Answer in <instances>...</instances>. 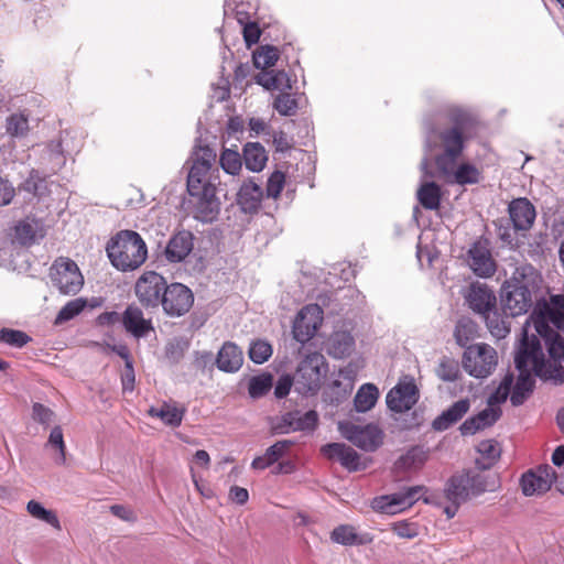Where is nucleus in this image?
Returning a JSON list of instances; mask_svg holds the SVG:
<instances>
[{
  "label": "nucleus",
  "mask_w": 564,
  "mask_h": 564,
  "mask_svg": "<svg viewBox=\"0 0 564 564\" xmlns=\"http://www.w3.org/2000/svg\"><path fill=\"white\" fill-rule=\"evenodd\" d=\"M216 158L217 154L210 147L197 145L187 174V206L194 218L203 223H212L220 210L216 192L221 182Z\"/></svg>",
  "instance_id": "1"
},
{
  "label": "nucleus",
  "mask_w": 564,
  "mask_h": 564,
  "mask_svg": "<svg viewBox=\"0 0 564 564\" xmlns=\"http://www.w3.org/2000/svg\"><path fill=\"white\" fill-rule=\"evenodd\" d=\"M446 116L452 126L440 131L430 129L426 132L425 139L427 148L435 147L441 150L435 156V164L438 172L444 176L449 175L454 171L465 149L468 132L475 123L473 115L457 106L448 107Z\"/></svg>",
  "instance_id": "2"
},
{
  "label": "nucleus",
  "mask_w": 564,
  "mask_h": 564,
  "mask_svg": "<svg viewBox=\"0 0 564 564\" xmlns=\"http://www.w3.org/2000/svg\"><path fill=\"white\" fill-rule=\"evenodd\" d=\"M524 335V340L520 343L514 357L516 368L519 371L518 380L510 395V401L514 406L523 404L529 397L534 386L533 376L543 377L546 375L541 344L535 338L529 343L527 333Z\"/></svg>",
  "instance_id": "3"
},
{
  "label": "nucleus",
  "mask_w": 564,
  "mask_h": 564,
  "mask_svg": "<svg viewBox=\"0 0 564 564\" xmlns=\"http://www.w3.org/2000/svg\"><path fill=\"white\" fill-rule=\"evenodd\" d=\"M531 327L544 339L549 355L554 361L564 358V339L553 328L564 330V308L556 305L550 307L547 304H544L539 311L534 310L523 326L521 343L524 340L525 332L529 343L533 338L540 343L535 335H532L531 338L529 337V329Z\"/></svg>",
  "instance_id": "4"
},
{
  "label": "nucleus",
  "mask_w": 564,
  "mask_h": 564,
  "mask_svg": "<svg viewBox=\"0 0 564 564\" xmlns=\"http://www.w3.org/2000/svg\"><path fill=\"white\" fill-rule=\"evenodd\" d=\"M111 264L122 272L140 268L148 258L143 238L133 230H121L113 236L106 248Z\"/></svg>",
  "instance_id": "5"
},
{
  "label": "nucleus",
  "mask_w": 564,
  "mask_h": 564,
  "mask_svg": "<svg viewBox=\"0 0 564 564\" xmlns=\"http://www.w3.org/2000/svg\"><path fill=\"white\" fill-rule=\"evenodd\" d=\"M484 470L476 466L475 469L452 476L445 488L446 498L451 502L463 503L471 497L494 491L497 488V477Z\"/></svg>",
  "instance_id": "6"
},
{
  "label": "nucleus",
  "mask_w": 564,
  "mask_h": 564,
  "mask_svg": "<svg viewBox=\"0 0 564 564\" xmlns=\"http://www.w3.org/2000/svg\"><path fill=\"white\" fill-rule=\"evenodd\" d=\"M326 372L325 357L319 352L308 354L297 366L294 376L295 390L304 395L317 393Z\"/></svg>",
  "instance_id": "7"
},
{
  "label": "nucleus",
  "mask_w": 564,
  "mask_h": 564,
  "mask_svg": "<svg viewBox=\"0 0 564 564\" xmlns=\"http://www.w3.org/2000/svg\"><path fill=\"white\" fill-rule=\"evenodd\" d=\"M462 364L469 376L478 379L487 378L497 367V351L485 343L469 345L464 351Z\"/></svg>",
  "instance_id": "8"
},
{
  "label": "nucleus",
  "mask_w": 564,
  "mask_h": 564,
  "mask_svg": "<svg viewBox=\"0 0 564 564\" xmlns=\"http://www.w3.org/2000/svg\"><path fill=\"white\" fill-rule=\"evenodd\" d=\"M52 284L65 295L78 293L84 284V278L75 261L69 258H57L50 268Z\"/></svg>",
  "instance_id": "9"
},
{
  "label": "nucleus",
  "mask_w": 564,
  "mask_h": 564,
  "mask_svg": "<svg viewBox=\"0 0 564 564\" xmlns=\"http://www.w3.org/2000/svg\"><path fill=\"white\" fill-rule=\"evenodd\" d=\"M338 431L347 441L366 452L376 451L383 441V433L376 424L361 426L343 421L338 423Z\"/></svg>",
  "instance_id": "10"
},
{
  "label": "nucleus",
  "mask_w": 564,
  "mask_h": 564,
  "mask_svg": "<svg viewBox=\"0 0 564 564\" xmlns=\"http://www.w3.org/2000/svg\"><path fill=\"white\" fill-rule=\"evenodd\" d=\"M166 284L165 279L161 274L154 271H147L135 282V295L143 306L158 307L162 303Z\"/></svg>",
  "instance_id": "11"
},
{
  "label": "nucleus",
  "mask_w": 564,
  "mask_h": 564,
  "mask_svg": "<svg viewBox=\"0 0 564 564\" xmlns=\"http://www.w3.org/2000/svg\"><path fill=\"white\" fill-rule=\"evenodd\" d=\"M194 303V295L189 288L182 283L166 284L163 292L162 308L171 317L186 314Z\"/></svg>",
  "instance_id": "12"
},
{
  "label": "nucleus",
  "mask_w": 564,
  "mask_h": 564,
  "mask_svg": "<svg viewBox=\"0 0 564 564\" xmlns=\"http://www.w3.org/2000/svg\"><path fill=\"white\" fill-rule=\"evenodd\" d=\"M419 400V390L414 379L405 376L400 379L386 397L388 408L395 413H403L414 406Z\"/></svg>",
  "instance_id": "13"
},
{
  "label": "nucleus",
  "mask_w": 564,
  "mask_h": 564,
  "mask_svg": "<svg viewBox=\"0 0 564 564\" xmlns=\"http://www.w3.org/2000/svg\"><path fill=\"white\" fill-rule=\"evenodd\" d=\"M323 321V310L317 304L304 306L296 315L292 333L295 340L305 344L316 333Z\"/></svg>",
  "instance_id": "14"
},
{
  "label": "nucleus",
  "mask_w": 564,
  "mask_h": 564,
  "mask_svg": "<svg viewBox=\"0 0 564 564\" xmlns=\"http://www.w3.org/2000/svg\"><path fill=\"white\" fill-rule=\"evenodd\" d=\"M424 492L423 486L406 487L389 496L376 498L373 508L383 513L394 514L411 507Z\"/></svg>",
  "instance_id": "15"
},
{
  "label": "nucleus",
  "mask_w": 564,
  "mask_h": 564,
  "mask_svg": "<svg viewBox=\"0 0 564 564\" xmlns=\"http://www.w3.org/2000/svg\"><path fill=\"white\" fill-rule=\"evenodd\" d=\"M556 485V471L550 465H542L535 470H529L521 477V488L524 496L543 495Z\"/></svg>",
  "instance_id": "16"
},
{
  "label": "nucleus",
  "mask_w": 564,
  "mask_h": 564,
  "mask_svg": "<svg viewBox=\"0 0 564 564\" xmlns=\"http://www.w3.org/2000/svg\"><path fill=\"white\" fill-rule=\"evenodd\" d=\"M46 235L45 225L35 217H25L13 227L12 241L22 247L39 243Z\"/></svg>",
  "instance_id": "17"
},
{
  "label": "nucleus",
  "mask_w": 564,
  "mask_h": 564,
  "mask_svg": "<svg viewBox=\"0 0 564 564\" xmlns=\"http://www.w3.org/2000/svg\"><path fill=\"white\" fill-rule=\"evenodd\" d=\"M503 282L501 299L505 310L512 316L527 313L532 306L533 291L520 290Z\"/></svg>",
  "instance_id": "18"
},
{
  "label": "nucleus",
  "mask_w": 564,
  "mask_h": 564,
  "mask_svg": "<svg viewBox=\"0 0 564 564\" xmlns=\"http://www.w3.org/2000/svg\"><path fill=\"white\" fill-rule=\"evenodd\" d=\"M468 265L480 278H490L496 272V262L488 247L481 242H475L468 250Z\"/></svg>",
  "instance_id": "19"
},
{
  "label": "nucleus",
  "mask_w": 564,
  "mask_h": 564,
  "mask_svg": "<svg viewBox=\"0 0 564 564\" xmlns=\"http://www.w3.org/2000/svg\"><path fill=\"white\" fill-rule=\"evenodd\" d=\"M466 301L469 307L482 317L491 315L496 310V295L486 284L473 283L466 295Z\"/></svg>",
  "instance_id": "20"
},
{
  "label": "nucleus",
  "mask_w": 564,
  "mask_h": 564,
  "mask_svg": "<svg viewBox=\"0 0 564 564\" xmlns=\"http://www.w3.org/2000/svg\"><path fill=\"white\" fill-rule=\"evenodd\" d=\"M509 217L516 230H528L532 227L536 213L528 198L520 197L510 202Z\"/></svg>",
  "instance_id": "21"
},
{
  "label": "nucleus",
  "mask_w": 564,
  "mask_h": 564,
  "mask_svg": "<svg viewBox=\"0 0 564 564\" xmlns=\"http://www.w3.org/2000/svg\"><path fill=\"white\" fill-rule=\"evenodd\" d=\"M322 452L329 459H337L349 471H357L364 468L359 454L344 443L326 444L322 447Z\"/></svg>",
  "instance_id": "22"
},
{
  "label": "nucleus",
  "mask_w": 564,
  "mask_h": 564,
  "mask_svg": "<svg viewBox=\"0 0 564 564\" xmlns=\"http://www.w3.org/2000/svg\"><path fill=\"white\" fill-rule=\"evenodd\" d=\"M194 248V236L191 231L181 230L173 235L164 250L167 261L176 263L183 261Z\"/></svg>",
  "instance_id": "23"
},
{
  "label": "nucleus",
  "mask_w": 564,
  "mask_h": 564,
  "mask_svg": "<svg viewBox=\"0 0 564 564\" xmlns=\"http://www.w3.org/2000/svg\"><path fill=\"white\" fill-rule=\"evenodd\" d=\"M124 329L135 338L148 336L153 330L152 321L143 316V312L134 305H129L121 316Z\"/></svg>",
  "instance_id": "24"
},
{
  "label": "nucleus",
  "mask_w": 564,
  "mask_h": 564,
  "mask_svg": "<svg viewBox=\"0 0 564 564\" xmlns=\"http://www.w3.org/2000/svg\"><path fill=\"white\" fill-rule=\"evenodd\" d=\"M542 278L540 273L529 263H521L514 267L511 276L505 281V283L511 286L533 292L539 290Z\"/></svg>",
  "instance_id": "25"
},
{
  "label": "nucleus",
  "mask_w": 564,
  "mask_h": 564,
  "mask_svg": "<svg viewBox=\"0 0 564 564\" xmlns=\"http://www.w3.org/2000/svg\"><path fill=\"white\" fill-rule=\"evenodd\" d=\"M501 416L500 408L488 405L477 415L467 419L459 427L462 435H474L480 430L491 426Z\"/></svg>",
  "instance_id": "26"
},
{
  "label": "nucleus",
  "mask_w": 564,
  "mask_h": 564,
  "mask_svg": "<svg viewBox=\"0 0 564 564\" xmlns=\"http://www.w3.org/2000/svg\"><path fill=\"white\" fill-rule=\"evenodd\" d=\"M186 413V408L178 405L176 402H163L158 406H151L148 414L152 417L160 419L163 424L177 427L182 424L183 417Z\"/></svg>",
  "instance_id": "27"
},
{
  "label": "nucleus",
  "mask_w": 564,
  "mask_h": 564,
  "mask_svg": "<svg viewBox=\"0 0 564 564\" xmlns=\"http://www.w3.org/2000/svg\"><path fill=\"white\" fill-rule=\"evenodd\" d=\"M242 362V350L231 341L225 343L216 357V365L224 372H237Z\"/></svg>",
  "instance_id": "28"
},
{
  "label": "nucleus",
  "mask_w": 564,
  "mask_h": 564,
  "mask_svg": "<svg viewBox=\"0 0 564 564\" xmlns=\"http://www.w3.org/2000/svg\"><path fill=\"white\" fill-rule=\"evenodd\" d=\"M470 403L468 399H460L453 403L441 415L434 419L432 427L435 431L442 432L458 422L469 410Z\"/></svg>",
  "instance_id": "29"
},
{
  "label": "nucleus",
  "mask_w": 564,
  "mask_h": 564,
  "mask_svg": "<svg viewBox=\"0 0 564 564\" xmlns=\"http://www.w3.org/2000/svg\"><path fill=\"white\" fill-rule=\"evenodd\" d=\"M263 197L262 188L253 181L245 182L238 194L237 202L245 213H256Z\"/></svg>",
  "instance_id": "30"
},
{
  "label": "nucleus",
  "mask_w": 564,
  "mask_h": 564,
  "mask_svg": "<svg viewBox=\"0 0 564 564\" xmlns=\"http://www.w3.org/2000/svg\"><path fill=\"white\" fill-rule=\"evenodd\" d=\"M330 540L337 544L352 546L369 544L373 539L368 533H357L356 528L350 524H340L330 532Z\"/></svg>",
  "instance_id": "31"
},
{
  "label": "nucleus",
  "mask_w": 564,
  "mask_h": 564,
  "mask_svg": "<svg viewBox=\"0 0 564 564\" xmlns=\"http://www.w3.org/2000/svg\"><path fill=\"white\" fill-rule=\"evenodd\" d=\"M355 348V339L348 332H335L328 340V354L341 359L349 356Z\"/></svg>",
  "instance_id": "32"
},
{
  "label": "nucleus",
  "mask_w": 564,
  "mask_h": 564,
  "mask_svg": "<svg viewBox=\"0 0 564 564\" xmlns=\"http://www.w3.org/2000/svg\"><path fill=\"white\" fill-rule=\"evenodd\" d=\"M291 445L292 442L288 440L274 443L267 448L262 456H258L252 460L251 467L259 470L265 469L282 458Z\"/></svg>",
  "instance_id": "33"
},
{
  "label": "nucleus",
  "mask_w": 564,
  "mask_h": 564,
  "mask_svg": "<svg viewBox=\"0 0 564 564\" xmlns=\"http://www.w3.org/2000/svg\"><path fill=\"white\" fill-rule=\"evenodd\" d=\"M246 167L252 172H260L268 161L264 148L258 142H249L243 148Z\"/></svg>",
  "instance_id": "34"
},
{
  "label": "nucleus",
  "mask_w": 564,
  "mask_h": 564,
  "mask_svg": "<svg viewBox=\"0 0 564 564\" xmlns=\"http://www.w3.org/2000/svg\"><path fill=\"white\" fill-rule=\"evenodd\" d=\"M6 133L12 139H23L29 134V116L23 112H14L6 119Z\"/></svg>",
  "instance_id": "35"
},
{
  "label": "nucleus",
  "mask_w": 564,
  "mask_h": 564,
  "mask_svg": "<svg viewBox=\"0 0 564 564\" xmlns=\"http://www.w3.org/2000/svg\"><path fill=\"white\" fill-rule=\"evenodd\" d=\"M420 204L429 210H434L441 204V188L434 182H426L421 185L416 193Z\"/></svg>",
  "instance_id": "36"
},
{
  "label": "nucleus",
  "mask_w": 564,
  "mask_h": 564,
  "mask_svg": "<svg viewBox=\"0 0 564 564\" xmlns=\"http://www.w3.org/2000/svg\"><path fill=\"white\" fill-rule=\"evenodd\" d=\"M379 397L378 388L372 383L362 384L357 391L354 403L358 412H367L371 410Z\"/></svg>",
  "instance_id": "37"
},
{
  "label": "nucleus",
  "mask_w": 564,
  "mask_h": 564,
  "mask_svg": "<svg viewBox=\"0 0 564 564\" xmlns=\"http://www.w3.org/2000/svg\"><path fill=\"white\" fill-rule=\"evenodd\" d=\"M477 451L481 455V459L476 460V466L480 469L490 468L500 455L498 443L491 440L480 442Z\"/></svg>",
  "instance_id": "38"
},
{
  "label": "nucleus",
  "mask_w": 564,
  "mask_h": 564,
  "mask_svg": "<svg viewBox=\"0 0 564 564\" xmlns=\"http://www.w3.org/2000/svg\"><path fill=\"white\" fill-rule=\"evenodd\" d=\"M273 386V376L269 372H262L253 376L248 382V393L251 399L264 397Z\"/></svg>",
  "instance_id": "39"
},
{
  "label": "nucleus",
  "mask_w": 564,
  "mask_h": 564,
  "mask_svg": "<svg viewBox=\"0 0 564 564\" xmlns=\"http://www.w3.org/2000/svg\"><path fill=\"white\" fill-rule=\"evenodd\" d=\"M26 510L33 518L61 530V523L56 513L52 510L45 509L39 501L30 500L26 505Z\"/></svg>",
  "instance_id": "40"
},
{
  "label": "nucleus",
  "mask_w": 564,
  "mask_h": 564,
  "mask_svg": "<svg viewBox=\"0 0 564 564\" xmlns=\"http://www.w3.org/2000/svg\"><path fill=\"white\" fill-rule=\"evenodd\" d=\"M454 176V180L457 184H476L479 182L480 172L479 170L469 163H463L457 169L454 167V171L448 175Z\"/></svg>",
  "instance_id": "41"
},
{
  "label": "nucleus",
  "mask_w": 564,
  "mask_h": 564,
  "mask_svg": "<svg viewBox=\"0 0 564 564\" xmlns=\"http://www.w3.org/2000/svg\"><path fill=\"white\" fill-rule=\"evenodd\" d=\"M279 58V51L271 45H264L253 53V64L257 68L267 69L273 66Z\"/></svg>",
  "instance_id": "42"
},
{
  "label": "nucleus",
  "mask_w": 564,
  "mask_h": 564,
  "mask_svg": "<svg viewBox=\"0 0 564 564\" xmlns=\"http://www.w3.org/2000/svg\"><path fill=\"white\" fill-rule=\"evenodd\" d=\"M476 335L477 326L470 319H460L456 324L454 336L459 346L467 348Z\"/></svg>",
  "instance_id": "43"
},
{
  "label": "nucleus",
  "mask_w": 564,
  "mask_h": 564,
  "mask_svg": "<svg viewBox=\"0 0 564 564\" xmlns=\"http://www.w3.org/2000/svg\"><path fill=\"white\" fill-rule=\"evenodd\" d=\"M87 305V301L83 297H77L68 301L58 312L55 324L61 325L67 321H70L78 314H80Z\"/></svg>",
  "instance_id": "44"
},
{
  "label": "nucleus",
  "mask_w": 564,
  "mask_h": 564,
  "mask_svg": "<svg viewBox=\"0 0 564 564\" xmlns=\"http://www.w3.org/2000/svg\"><path fill=\"white\" fill-rule=\"evenodd\" d=\"M436 375L443 381H456L459 375V365L455 359L444 357L438 364Z\"/></svg>",
  "instance_id": "45"
},
{
  "label": "nucleus",
  "mask_w": 564,
  "mask_h": 564,
  "mask_svg": "<svg viewBox=\"0 0 564 564\" xmlns=\"http://www.w3.org/2000/svg\"><path fill=\"white\" fill-rule=\"evenodd\" d=\"M219 163L221 169L230 175H237L241 171V159L237 151L226 149L223 151Z\"/></svg>",
  "instance_id": "46"
},
{
  "label": "nucleus",
  "mask_w": 564,
  "mask_h": 564,
  "mask_svg": "<svg viewBox=\"0 0 564 564\" xmlns=\"http://www.w3.org/2000/svg\"><path fill=\"white\" fill-rule=\"evenodd\" d=\"M513 384V375L507 373L496 391L488 398V405L499 408L498 405L507 400Z\"/></svg>",
  "instance_id": "47"
},
{
  "label": "nucleus",
  "mask_w": 564,
  "mask_h": 564,
  "mask_svg": "<svg viewBox=\"0 0 564 564\" xmlns=\"http://www.w3.org/2000/svg\"><path fill=\"white\" fill-rule=\"evenodd\" d=\"M0 341L15 348H21L31 341V337L26 333L19 329L1 328Z\"/></svg>",
  "instance_id": "48"
},
{
  "label": "nucleus",
  "mask_w": 564,
  "mask_h": 564,
  "mask_svg": "<svg viewBox=\"0 0 564 564\" xmlns=\"http://www.w3.org/2000/svg\"><path fill=\"white\" fill-rule=\"evenodd\" d=\"M273 108L281 116H293L296 113L299 105L297 100L288 93L279 94L273 102Z\"/></svg>",
  "instance_id": "49"
},
{
  "label": "nucleus",
  "mask_w": 564,
  "mask_h": 564,
  "mask_svg": "<svg viewBox=\"0 0 564 564\" xmlns=\"http://www.w3.org/2000/svg\"><path fill=\"white\" fill-rule=\"evenodd\" d=\"M272 346L265 340H256L250 345L249 357L258 365L265 362L272 356Z\"/></svg>",
  "instance_id": "50"
},
{
  "label": "nucleus",
  "mask_w": 564,
  "mask_h": 564,
  "mask_svg": "<svg viewBox=\"0 0 564 564\" xmlns=\"http://www.w3.org/2000/svg\"><path fill=\"white\" fill-rule=\"evenodd\" d=\"M45 188V180L42 178L35 170H32L29 176L20 185L21 191L28 192L34 196H41Z\"/></svg>",
  "instance_id": "51"
},
{
  "label": "nucleus",
  "mask_w": 564,
  "mask_h": 564,
  "mask_svg": "<svg viewBox=\"0 0 564 564\" xmlns=\"http://www.w3.org/2000/svg\"><path fill=\"white\" fill-rule=\"evenodd\" d=\"M47 445L55 447L58 451V456L56 457L55 460L57 464L63 465L65 463L66 457L65 443L61 426H55L52 429L47 441Z\"/></svg>",
  "instance_id": "52"
},
{
  "label": "nucleus",
  "mask_w": 564,
  "mask_h": 564,
  "mask_svg": "<svg viewBox=\"0 0 564 564\" xmlns=\"http://www.w3.org/2000/svg\"><path fill=\"white\" fill-rule=\"evenodd\" d=\"M295 431H311L316 427L318 422V414L316 411L310 410L304 414H301L299 411H295Z\"/></svg>",
  "instance_id": "53"
},
{
  "label": "nucleus",
  "mask_w": 564,
  "mask_h": 564,
  "mask_svg": "<svg viewBox=\"0 0 564 564\" xmlns=\"http://www.w3.org/2000/svg\"><path fill=\"white\" fill-rule=\"evenodd\" d=\"M285 175L280 172H273L267 183V196L278 198L284 187Z\"/></svg>",
  "instance_id": "54"
},
{
  "label": "nucleus",
  "mask_w": 564,
  "mask_h": 564,
  "mask_svg": "<svg viewBox=\"0 0 564 564\" xmlns=\"http://www.w3.org/2000/svg\"><path fill=\"white\" fill-rule=\"evenodd\" d=\"M54 412L42 403H34L32 406V419L44 425L48 426L54 420Z\"/></svg>",
  "instance_id": "55"
},
{
  "label": "nucleus",
  "mask_w": 564,
  "mask_h": 564,
  "mask_svg": "<svg viewBox=\"0 0 564 564\" xmlns=\"http://www.w3.org/2000/svg\"><path fill=\"white\" fill-rule=\"evenodd\" d=\"M124 370L121 376L122 390L131 392L134 388L135 375L129 352H124Z\"/></svg>",
  "instance_id": "56"
},
{
  "label": "nucleus",
  "mask_w": 564,
  "mask_h": 564,
  "mask_svg": "<svg viewBox=\"0 0 564 564\" xmlns=\"http://www.w3.org/2000/svg\"><path fill=\"white\" fill-rule=\"evenodd\" d=\"M393 533L402 539H414L419 535V528L415 523L399 521L392 527Z\"/></svg>",
  "instance_id": "57"
},
{
  "label": "nucleus",
  "mask_w": 564,
  "mask_h": 564,
  "mask_svg": "<svg viewBox=\"0 0 564 564\" xmlns=\"http://www.w3.org/2000/svg\"><path fill=\"white\" fill-rule=\"evenodd\" d=\"M491 314L494 315L492 317L491 315L485 316L490 333L498 338L505 337L509 333V329L499 321L496 310Z\"/></svg>",
  "instance_id": "58"
},
{
  "label": "nucleus",
  "mask_w": 564,
  "mask_h": 564,
  "mask_svg": "<svg viewBox=\"0 0 564 564\" xmlns=\"http://www.w3.org/2000/svg\"><path fill=\"white\" fill-rule=\"evenodd\" d=\"M491 314L494 315L492 317L491 315L485 316L490 333L498 338L505 337L509 333V329L499 321L496 310Z\"/></svg>",
  "instance_id": "59"
},
{
  "label": "nucleus",
  "mask_w": 564,
  "mask_h": 564,
  "mask_svg": "<svg viewBox=\"0 0 564 564\" xmlns=\"http://www.w3.org/2000/svg\"><path fill=\"white\" fill-rule=\"evenodd\" d=\"M295 419L296 413L294 412H288L283 414L279 421V423L274 426V430L279 434H289L291 432H295Z\"/></svg>",
  "instance_id": "60"
},
{
  "label": "nucleus",
  "mask_w": 564,
  "mask_h": 564,
  "mask_svg": "<svg viewBox=\"0 0 564 564\" xmlns=\"http://www.w3.org/2000/svg\"><path fill=\"white\" fill-rule=\"evenodd\" d=\"M15 195V189L12 184L6 180L0 177V206L9 205Z\"/></svg>",
  "instance_id": "61"
},
{
  "label": "nucleus",
  "mask_w": 564,
  "mask_h": 564,
  "mask_svg": "<svg viewBox=\"0 0 564 564\" xmlns=\"http://www.w3.org/2000/svg\"><path fill=\"white\" fill-rule=\"evenodd\" d=\"M293 382L294 378L292 379L290 376L280 377L274 388V395L278 399L286 397L290 393Z\"/></svg>",
  "instance_id": "62"
},
{
  "label": "nucleus",
  "mask_w": 564,
  "mask_h": 564,
  "mask_svg": "<svg viewBox=\"0 0 564 564\" xmlns=\"http://www.w3.org/2000/svg\"><path fill=\"white\" fill-rule=\"evenodd\" d=\"M545 371L546 375L542 377L543 379H552L556 383L564 382V368L561 365H552L545 361Z\"/></svg>",
  "instance_id": "63"
},
{
  "label": "nucleus",
  "mask_w": 564,
  "mask_h": 564,
  "mask_svg": "<svg viewBox=\"0 0 564 564\" xmlns=\"http://www.w3.org/2000/svg\"><path fill=\"white\" fill-rule=\"evenodd\" d=\"M110 511L115 517H117L123 521L134 522L137 520V516L133 512V510L126 506L113 505L110 507Z\"/></svg>",
  "instance_id": "64"
}]
</instances>
